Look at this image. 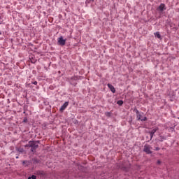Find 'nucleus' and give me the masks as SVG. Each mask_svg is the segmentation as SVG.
I'll return each instance as SVG.
<instances>
[{
    "label": "nucleus",
    "mask_w": 179,
    "mask_h": 179,
    "mask_svg": "<svg viewBox=\"0 0 179 179\" xmlns=\"http://www.w3.org/2000/svg\"><path fill=\"white\" fill-rule=\"evenodd\" d=\"M25 148H31V152H35L36 149L38 148V141H29Z\"/></svg>",
    "instance_id": "obj_1"
},
{
    "label": "nucleus",
    "mask_w": 179,
    "mask_h": 179,
    "mask_svg": "<svg viewBox=\"0 0 179 179\" xmlns=\"http://www.w3.org/2000/svg\"><path fill=\"white\" fill-rule=\"evenodd\" d=\"M134 111L136 114V119L138 120V121H139V120L141 121H146L148 120V117H143L142 115H141V113H139V110H138L137 109H136Z\"/></svg>",
    "instance_id": "obj_2"
},
{
    "label": "nucleus",
    "mask_w": 179,
    "mask_h": 179,
    "mask_svg": "<svg viewBox=\"0 0 179 179\" xmlns=\"http://www.w3.org/2000/svg\"><path fill=\"white\" fill-rule=\"evenodd\" d=\"M143 152L147 153V155H151V153H152V146H150L149 144H145L144 145Z\"/></svg>",
    "instance_id": "obj_3"
},
{
    "label": "nucleus",
    "mask_w": 179,
    "mask_h": 179,
    "mask_svg": "<svg viewBox=\"0 0 179 179\" xmlns=\"http://www.w3.org/2000/svg\"><path fill=\"white\" fill-rule=\"evenodd\" d=\"M66 40L64 39V37L61 36L58 38V43L59 45H65Z\"/></svg>",
    "instance_id": "obj_4"
},
{
    "label": "nucleus",
    "mask_w": 179,
    "mask_h": 179,
    "mask_svg": "<svg viewBox=\"0 0 179 179\" xmlns=\"http://www.w3.org/2000/svg\"><path fill=\"white\" fill-rule=\"evenodd\" d=\"M157 131H159V128L158 127H156V128L153 129L152 130V131H149V134L150 135V139H152L153 138V136L155 135V134H156Z\"/></svg>",
    "instance_id": "obj_5"
},
{
    "label": "nucleus",
    "mask_w": 179,
    "mask_h": 179,
    "mask_svg": "<svg viewBox=\"0 0 179 179\" xmlns=\"http://www.w3.org/2000/svg\"><path fill=\"white\" fill-rule=\"evenodd\" d=\"M69 104V102H65L62 106L60 108L59 110L61 111V113H62V111H64V110H65V108H66L68 107V105Z\"/></svg>",
    "instance_id": "obj_6"
},
{
    "label": "nucleus",
    "mask_w": 179,
    "mask_h": 179,
    "mask_svg": "<svg viewBox=\"0 0 179 179\" xmlns=\"http://www.w3.org/2000/svg\"><path fill=\"white\" fill-rule=\"evenodd\" d=\"M158 9L160 10V12L166 10V5H164V3L160 4V6L158 7Z\"/></svg>",
    "instance_id": "obj_7"
},
{
    "label": "nucleus",
    "mask_w": 179,
    "mask_h": 179,
    "mask_svg": "<svg viewBox=\"0 0 179 179\" xmlns=\"http://www.w3.org/2000/svg\"><path fill=\"white\" fill-rule=\"evenodd\" d=\"M108 87H109L110 92H112V93H115V88L114 87V86H113V85L111 84H108Z\"/></svg>",
    "instance_id": "obj_8"
},
{
    "label": "nucleus",
    "mask_w": 179,
    "mask_h": 179,
    "mask_svg": "<svg viewBox=\"0 0 179 179\" xmlns=\"http://www.w3.org/2000/svg\"><path fill=\"white\" fill-rule=\"evenodd\" d=\"M154 34H155V37H157V38H160V37H162L160 36V33H159V32H156Z\"/></svg>",
    "instance_id": "obj_9"
},
{
    "label": "nucleus",
    "mask_w": 179,
    "mask_h": 179,
    "mask_svg": "<svg viewBox=\"0 0 179 179\" xmlns=\"http://www.w3.org/2000/svg\"><path fill=\"white\" fill-rule=\"evenodd\" d=\"M117 104H118V106H122V104H124V101L121 100L117 101Z\"/></svg>",
    "instance_id": "obj_10"
},
{
    "label": "nucleus",
    "mask_w": 179,
    "mask_h": 179,
    "mask_svg": "<svg viewBox=\"0 0 179 179\" xmlns=\"http://www.w3.org/2000/svg\"><path fill=\"white\" fill-rule=\"evenodd\" d=\"M31 179H36L37 178V176H34V175H32L31 177Z\"/></svg>",
    "instance_id": "obj_11"
},
{
    "label": "nucleus",
    "mask_w": 179,
    "mask_h": 179,
    "mask_svg": "<svg viewBox=\"0 0 179 179\" xmlns=\"http://www.w3.org/2000/svg\"><path fill=\"white\" fill-rule=\"evenodd\" d=\"M155 150H160V148L159 147L155 148Z\"/></svg>",
    "instance_id": "obj_12"
},
{
    "label": "nucleus",
    "mask_w": 179,
    "mask_h": 179,
    "mask_svg": "<svg viewBox=\"0 0 179 179\" xmlns=\"http://www.w3.org/2000/svg\"><path fill=\"white\" fill-rule=\"evenodd\" d=\"M157 163V164H160L162 163V162L160 160H158Z\"/></svg>",
    "instance_id": "obj_13"
},
{
    "label": "nucleus",
    "mask_w": 179,
    "mask_h": 179,
    "mask_svg": "<svg viewBox=\"0 0 179 179\" xmlns=\"http://www.w3.org/2000/svg\"><path fill=\"white\" fill-rule=\"evenodd\" d=\"M34 85H37V81L33 83Z\"/></svg>",
    "instance_id": "obj_14"
},
{
    "label": "nucleus",
    "mask_w": 179,
    "mask_h": 179,
    "mask_svg": "<svg viewBox=\"0 0 179 179\" xmlns=\"http://www.w3.org/2000/svg\"><path fill=\"white\" fill-rule=\"evenodd\" d=\"M28 179H32L31 177L28 178Z\"/></svg>",
    "instance_id": "obj_15"
},
{
    "label": "nucleus",
    "mask_w": 179,
    "mask_h": 179,
    "mask_svg": "<svg viewBox=\"0 0 179 179\" xmlns=\"http://www.w3.org/2000/svg\"><path fill=\"white\" fill-rule=\"evenodd\" d=\"M0 34H1V32H0Z\"/></svg>",
    "instance_id": "obj_16"
}]
</instances>
